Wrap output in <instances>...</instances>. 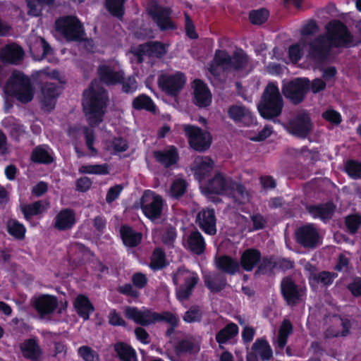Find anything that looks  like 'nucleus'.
<instances>
[{
  "mask_svg": "<svg viewBox=\"0 0 361 361\" xmlns=\"http://www.w3.org/2000/svg\"><path fill=\"white\" fill-rule=\"evenodd\" d=\"M108 99L107 92L103 87L93 86L85 90L82 94L83 111L87 116L91 126L99 125L103 121L104 108Z\"/></svg>",
  "mask_w": 361,
  "mask_h": 361,
  "instance_id": "1",
  "label": "nucleus"
},
{
  "mask_svg": "<svg viewBox=\"0 0 361 361\" xmlns=\"http://www.w3.org/2000/svg\"><path fill=\"white\" fill-rule=\"evenodd\" d=\"M283 106V99L277 84L269 82L257 105L259 115L266 120H273L281 114Z\"/></svg>",
  "mask_w": 361,
  "mask_h": 361,
  "instance_id": "2",
  "label": "nucleus"
},
{
  "mask_svg": "<svg viewBox=\"0 0 361 361\" xmlns=\"http://www.w3.org/2000/svg\"><path fill=\"white\" fill-rule=\"evenodd\" d=\"M7 92L23 104L31 102L34 97L30 79L21 72L12 73L8 82Z\"/></svg>",
  "mask_w": 361,
  "mask_h": 361,
  "instance_id": "3",
  "label": "nucleus"
},
{
  "mask_svg": "<svg viewBox=\"0 0 361 361\" xmlns=\"http://www.w3.org/2000/svg\"><path fill=\"white\" fill-rule=\"evenodd\" d=\"M324 34L332 48L350 47L353 42V36L348 27L341 21L335 20L326 26Z\"/></svg>",
  "mask_w": 361,
  "mask_h": 361,
  "instance_id": "4",
  "label": "nucleus"
},
{
  "mask_svg": "<svg viewBox=\"0 0 361 361\" xmlns=\"http://www.w3.org/2000/svg\"><path fill=\"white\" fill-rule=\"evenodd\" d=\"M55 29L68 42H80L85 30L82 23L75 16H66L55 21Z\"/></svg>",
  "mask_w": 361,
  "mask_h": 361,
  "instance_id": "5",
  "label": "nucleus"
},
{
  "mask_svg": "<svg viewBox=\"0 0 361 361\" xmlns=\"http://www.w3.org/2000/svg\"><path fill=\"white\" fill-rule=\"evenodd\" d=\"M310 88V80L307 78H295L282 85L283 96L293 105L301 104Z\"/></svg>",
  "mask_w": 361,
  "mask_h": 361,
  "instance_id": "6",
  "label": "nucleus"
},
{
  "mask_svg": "<svg viewBox=\"0 0 361 361\" xmlns=\"http://www.w3.org/2000/svg\"><path fill=\"white\" fill-rule=\"evenodd\" d=\"M280 291L286 303L293 307L303 301L307 288L304 285L298 284L292 277L285 276L281 281Z\"/></svg>",
  "mask_w": 361,
  "mask_h": 361,
  "instance_id": "7",
  "label": "nucleus"
},
{
  "mask_svg": "<svg viewBox=\"0 0 361 361\" xmlns=\"http://www.w3.org/2000/svg\"><path fill=\"white\" fill-rule=\"evenodd\" d=\"M140 204L143 214L152 221L161 216L164 200L161 195L149 190H145Z\"/></svg>",
  "mask_w": 361,
  "mask_h": 361,
  "instance_id": "8",
  "label": "nucleus"
},
{
  "mask_svg": "<svg viewBox=\"0 0 361 361\" xmlns=\"http://www.w3.org/2000/svg\"><path fill=\"white\" fill-rule=\"evenodd\" d=\"M186 274H190V271L184 268H178L172 276L173 283L175 286H178L180 277H184V283L176 290V298L181 302L190 298L199 281V277L196 273L185 276Z\"/></svg>",
  "mask_w": 361,
  "mask_h": 361,
  "instance_id": "9",
  "label": "nucleus"
},
{
  "mask_svg": "<svg viewBox=\"0 0 361 361\" xmlns=\"http://www.w3.org/2000/svg\"><path fill=\"white\" fill-rule=\"evenodd\" d=\"M331 49L324 35L321 34L309 42L307 56L312 61L322 64L328 60Z\"/></svg>",
  "mask_w": 361,
  "mask_h": 361,
  "instance_id": "10",
  "label": "nucleus"
},
{
  "mask_svg": "<svg viewBox=\"0 0 361 361\" xmlns=\"http://www.w3.org/2000/svg\"><path fill=\"white\" fill-rule=\"evenodd\" d=\"M171 8L159 6L157 2H152L147 8V13L161 31L176 29L171 18Z\"/></svg>",
  "mask_w": 361,
  "mask_h": 361,
  "instance_id": "11",
  "label": "nucleus"
},
{
  "mask_svg": "<svg viewBox=\"0 0 361 361\" xmlns=\"http://www.w3.org/2000/svg\"><path fill=\"white\" fill-rule=\"evenodd\" d=\"M184 132L188 137L190 146L197 152L208 149L212 143L210 133L193 125H185Z\"/></svg>",
  "mask_w": 361,
  "mask_h": 361,
  "instance_id": "12",
  "label": "nucleus"
},
{
  "mask_svg": "<svg viewBox=\"0 0 361 361\" xmlns=\"http://www.w3.org/2000/svg\"><path fill=\"white\" fill-rule=\"evenodd\" d=\"M187 79L184 73L177 72L173 75H161L158 78V85L167 95L176 97L186 83Z\"/></svg>",
  "mask_w": 361,
  "mask_h": 361,
  "instance_id": "13",
  "label": "nucleus"
},
{
  "mask_svg": "<svg viewBox=\"0 0 361 361\" xmlns=\"http://www.w3.org/2000/svg\"><path fill=\"white\" fill-rule=\"evenodd\" d=\"M312 128L311 118L305 111L299 112L288 123L289 133L295 137L305 138Z\"/></svg>",
  "mask_w": 361,
  "mask_h": 361,
  "instance_id": "14",
  "label": "nucleus"
},
{
  "mask_svg": "<svg viewBox=\"0 0 361 361\" xmlns=\"http://www.w3.org/2000/svg\"><path fill=\"white\" fill-rule=\"evenodd\" d=\"M295 239L302 247L314 248L319 241V233L314 224H307L295 230Z\"/></svg>",
  "mask_w": 361,
  "mask_h": 361,
  "instance_id": "15",
  "label": "nucleus"
},
{
  "mask_svg": "<svg viewBox=\"0 0 361 361\" xmlns=\"http://www.w3.org/2000/svg\"><path fill=\"white\" fill-rule=\"evenodd\" d=\"M196 224L206 234L214 235L216 233V218L213 208H203L197 214Z\"/></svg>",
  "mask_w": 361,
  "mask_h": 361,
  "instance_id": "16",
  "label": "nucleus"
},
{
  "mask_svg": "<svg viewBox=\"0 0 361 361\" xmlns=\"http://www.w3.org/2000/svg\"><path fill=\"white\" fill-rule=\"evenodd\" d=\"M32 305L39 315L44 317L53 314L58 307L59 302L56 296L43 294L34 298Z\"/></svg>",
  "mask_w": 361,
  "mask_h": 361,
  "instance_id": "17",
  "label": "nucleus"
},
{
  "mask_svg": "<svg viewBox=\"0 0 361 361\" xmlns=\"http://www.w3.org/2000/svg\"><path fill=\"white\" fill-rule=\"evenodd\" d=\"M155 161L166 169H171L176 165L180 160V155L177 147L169 145L161 150L153 152Z\"/></svg>",
  "mask_w": 361,
  "mask_h": 361,
  "instance_id": "18",
  "label": "nucleus"
},
{
  "mask_svg": "<svg viewBox=\"0 0 361 361\" xmlns=\"http://www.w3.org/2000/svg\"><path fill=\"white\" fill-rule=\"evenodd\" d=\"M193 88V103L200 108L209 106L212 103V94L207 84L200 79H195Z\"/></svg>",
  "mask_w": 361,
  "mask_h": 361,
  "instance_id": "19",
  "label": "nucleus"
},
{
  "mask_svg": "<svg viewBox=\"0 0 361 361\" xmlns=\"http://www.w3.org/2000/svg\"><path fill=\"white\" fill-rule=\"evenodd\" d=\"M231 178L224 176L221 173H216L213 178L208 180L205 186L208 194L224 195L228 192Z\"/></svg>",
  "mask_w": 361,
  "mask_h": 361,
  "instance_id": "20",
  "label": "nucleus"
},
{
  "mask_svg": "<svg viewBox=\"0 0 361 361\" xmlns=\"http://www.w3.org/2000/svg\"><path fill=\"white\" fill-rule=\"evenodd\" d=\"M23 357L30 361H41L43 352L37 337L25 339L20 345Z\"/></svg>",
  "mask_w": 361,
  "mask_h": 361,
  "instance_id": "21",
  "label": "nucleus"
},
{
  "mask_svg": "<svg viewBox=\"0 0 361 361\" xmlns=\"http://www.w3.org/2000/svg\"><path fill=\"white\" fill-rule=\"evenodd\" d=\"M183 245L192 253L200 255L204 252L207 245L202 233L195 229L188 234Z\"/></svg>",
  "mask_w": 361,
  "mask_h": 361,
  "instance_id": "22",
  "label": "nucleus"
},
{
  "mask_svg": "<svg viewBox=\"0 0 361 361\" xmlns=\"http://www.w3.org/2000/svg\"><path fill=\"white\" fill-rule=\"evenodd\" d=\"M154 312L148 309L140 310L135 307H128L125 312L127 318L142 326H148L155 323Z\"/></svg>",
  "mask_w": 361,
  "mask_h": 361,
  "instance_id": "23",
  "label": "nucleus"
},
{
  "mask_svg": "<svg viewBox=\"0 0 361 361\" xmlns=\"http://www.w3.org/2000/svg\"><path fill=\"white\" fill-rule=\"evenodd\" d=\"M97 73L100 80L106 85H117L124 79V73L122 71H114L105 64L99 66Z\"/></svg>",
  "mask_w": 361,
  "mask_h": 361,
  "instance_id": "24",
  "label": "nucleus"
},
{
  "mask_svg": "<svg viewBox=\"0 0 361 361\" xmlns=\"http://www.w3.org/2000/svg\"><path fill=\"white\" fill-rule=\"evenodd\" d=\"M60 86L56 82H44L41 86L42 106L49 109L55 107L56 99L60 94Z\"/></svg>",
  "mask_w": 361,
  "mask_h": 361,
  "instance_id": "25",
  "label": "nucleus"
},
{
  "mask_svg": "<svg viewBox=\"0 0 361 361\" xmlns=\"http://www.w3.org/2000/svg\"><path fill=\"white\" fill-rule=\"evenodd\" d=\"M119 233L123 244L127 247H136L142 242V233L141 232L136 231L129 225H121L119 229Z\"/></svg>",
  "mask_w": 361,
  "mask_h": 361,
  "instance_id": "26",
  "label": "nucleus"
},
{
  "mask_svg": "<svg viewBox=\"0 0 361 361\" xmlns=\"http://www.w3.org/2000/svg\"><path fill=\"white\" fill-rule=\"evenodd\" d=\"M228 115L235 123H243L247 126L255 121V116L243 105H231L228 109Z\"/></svg>",
  "mask_w": 361,
  "mask_h": 361,
  "instance_id": "27",
  "label": "nucleus"
},
{
  "mask_svg": "<svg viewBox=\"0 0 361 361\" xmlns=\"http://www.w3.org/2000/svg\"><path fill=\"white\" fill-rule=\"evenodd\" d=\"M23 48L13 43L6 45L1 51L0 58L4 63L17 64L24 56Z\"/></svg>",
  "mask_w": 361,
  "mask_h": 361,
  "instance_id": "28",
  "label": "nucleus"
},
{
  "mask_svg": "<svg viewBox=\"0 0 361 361\" xmlns=\"http://www.w3.org/2000/svg\"><path fill=\"white\" fill-rule=\"evenodd\" d=\"M216 268L221 274L233 276L240 271L239 262L235 258L223 255L215 258Z\"/></svg>",
  "mask_w": 361,
  "mask_h": 361,
  "instance_id": "29",
  "label": "nucleus"
},
{
  "mask_svg": "<svg viewBox=\"0 0 361 361\" xmlns=\"http://www.w3.org/2000/svg\"><path fill=\"white\" fill-rule=\"evenodd\" d=\"M195 164L192 169L194 172V177L200 182L203 181L210 176L214 166V161L209 157L195 159Z\"/></svg>",
  "mask_w": 361,
  "mask_h": 361,
  "instance_id": "30",
  "label": "nucleus"
},
{
  "mask_svg": "<svg viewBox=\"0 0 361 361\" xmlns=\"http://www.w3.org/2000/svg\"><path fill=\"white\" fill-rule=\"evenodd\" d=\"M205 286L214 293L223 290L227 286L226 277L220 272L209 273L203 276Z\"/></svg>",
  "mask_w": 361,
  "mask_h": 361,
  "instance_id": "31",
  "label": "nucleus"
},
{
  "mask_svg": "<svg viewBox=\"0 0 361 361\" xmlns=\"http://www.w3.org/2000/svg\"><path fill=\"white\" fill-rule=\"evenodd\" d=\"M261 260V252L256 248H247L243 251L240 258V267L245 271H252Z\"/></svg>",
  "mask_w": 361,
  "mask_h": 361,
  "instance_id": "32",
  "label": "nucleus"
},
{
  "mask_svg": "<svg viewBox=\"0 0 361 361\" xmlns=\"http://www.w3.org/2000/svg\"><path fill=\"white\" fill-rule=\"evenodd\" d=\"M74 308L80 317L84 321L90 319V316L94 310V306L90 298L84 294H79L74 300Z\"/></svg>",
  "mask_w": 361,
  "mask_h": 361,
  "instance_id": "33",
  "label": "nucleus"
},
{
  "mask_svg": "<svg viewBox=\"0 0 361 361\" xmlns=\"http://www.w3.org/2000/svg\"><path fill=\"white\" fill-rule=\"evenodd\" d=\"M75 224V213L73 209H61L55 217L54 227L59 231L71 229Z\"/></svg>",
  "mask_w": 361,
  "mask_h": 361,
  "instance_id": "34",
  "label": "nucleus"
},
{
  "mask_svg": "<svg viewBox=\"0 0 361 361\" xmlns=\"http://www.w3.org/2000/svg\"><path fill=\"white\" fill-rule=\"evenodd\" d=\"M336 209L335 204L329 201L326 203L310 205L308 212L314 219L326 221L332 218Z\"/></svg>",
  "mask_w": 361,
  "mask_h": 361,
  "instance_id": "35",
  "label": "nucleus"
},
{
  "mask_svg": "<svg viewBox=\"0 0 361 361\" xmlns=\"http://www.w3.org/2000/svg\"><path fill=\"white\" fill-rule=\"evenodd\" d=\"M238 332V325L234 322H230L216 334V341L219 345L226 344L228 341L236 337Z\"/></svg>",
  "mask_w": 361,
  "mask_h": 361,
  "instance_id": "36",
  "label": "nucleus"
},
{
  "mask_svg": "<svg viewBox=\"0 0 361 361\" xmlns=\"http://www.w3.org/2000/svg\"><path fill=\"white\" fill-rule=\"evenodd\" d=\"M27 7V15L32 17H40L47 6H52L55 0H25Z\"/></svg>",
  "mask_w": 361,
  "mask_h": 361,
  "instance_id": "37",
  "label": "nucleus"
},
{
  "mask_svg": "<svg viewBox=\"0 0 361 361\" xmlns=\"http://www.w3.org/2000/svg\"><path fill=\"white\" fill-rule=\"evenodd\" d=\"M114 349L120 361L136 360V352L130 345L118 341L114 344Z\"/></svg>",
  "mask_w": 361,
  "mask_h": 361,
  "instance_id": "38",
  "label": "nucleus"
},
{
  "mask_svg": "<svg viewBox=\"0 0 361 361\" xmlns=\"http://www.w3.org/2000/svg\"><path fill=\"white\" fill-rule=\"evenodd\" d=\"M132 106L137 111L145 110L152 113H155L157 110L153 99L146 94H140L135 97L132 102Z\"/></svg>",
  "mask_w": 361,
  "mask_h": 361,
  "instance_id": "39",
  "label": "nucleus"
},
{
  "mask_svg": "<svg viewBox=\"0 0 361 361\" xmlns=\"http://www.w3.org/2000/svg\"><path fill=\"white\" fill-rule=\"evenodd\" d=\"M251 350L254 351L262 361H268L272 357V349L266 339H257L253 343Z\"/></svg>",
  "mask_w": 361,
  "mask_h": 361,
  "instance_id": "40",
  "label": "nucleus"
},
{
  "mask_svg": "<svg viewBox=\"0 0 361 361\" xmlns=\"http://www.w3.org/2000/svg\"><path fill=\"white\" fill-rule=\"evenodd\" d=\"M45 209L41 200L20 205V211L27 221H30L32 216L42 214Z\"/></svg>",
  "mask_w": 361,
  "mask_h": 361,
  "instance_id": "41",
  "label": "nucleus"
},
{
  "mask_svg": "<svg viewBox=\"0 0 361 361\" xmlns=\"http://www.w3.org/2000/svg\"><path fill=\"white\" fill-rule=\"evenodd\" d=\"M247 55L242 49H239L233 53L228 69H233L236 71H243L247 66Z\"/></svg>",
  "mask_w": 361,
  "mask_h": 361,
  "instance_id": "42",
  "label": "nucleus"
},
{
  "mask_svg": "<svg viewBox=\"0 0 361 361\" xmlns=\"http://www.w3.org/2000/svg\"><path fill=\"white\" fill-rule=\"evenodd\" d=\"M8 233L18 240H23L25 238L26 228L16 219H11L6 223Z\"/></svg>",
  "mask_w": 361,
  "mask_h": 361,
  "instance_id": "43",
  "label": "nucleus"
},
{
  "mask_svg": "<svg viewBox=\"0 0 361 361\" xmlns=\"http://www.w3.org/2000/svg\"><path fill=\"white\" fill-rule=\"evenodd\" d=\"M30 159L36 164H50L54 161V157L42 146H37L32 150Z\"/></svg>",
  "mask_w": 361,
  "mask_h": 361,
  "instance_id": "44",
  "label": "nucleus"
},
{
  "mask_svg": "<svg viewBox=\"0 0 361 361\" xmlns=\"http://www.w3.org/2000/svg\"><path fill=\"white\" fill-rule=\"evenodd\" d=\"M126 0H106L105 7L114 17L122 20L125 14Z\"/></svg>",
  "mask_w": 361,
  "mask_h": 361,
  "instance_id": "45",
  "label": "nucleus"
},
{
  "mask_svg": "<svg viewBox=\"0 0 361 361\" xmlns=\"http://www.w3.org/2000/svg\"><path fill=\"white\" fill-rule=\"evenodd\" d=\"M166 253L161 247H156L152 252L149 267L153 270H161L166 267Z\"/></svg>",
  "mask_w": 361,
  "mask_h": 361,
  "instance_id": "46",
  "label": "nucleus"
},
{
  "mask_svg": "<svg viewBox=\"0 0 361 361\" xmlns=\"http://www.w3.org/2000/svg\"><path fill=\"white\" fill-rule=\"evenodd\" d=\"M145 48L147 56L157 58L162 57L167 51L166 46L164 43L159 41H149L142 44Z\"/></svg>",
  "mask_w": 361,
  "mask_h": 361,
  "instance_id": "47",
  "label": "nucleus"
},
{
  "mask_svg": "<svg viewBox=\"0 0 361 361\" xmlns=\"http://www.w3.org/2000/svg\"><path fill=\"white\" fill-rule=\"evenodd\" d=\"M275 263L274 257L271 256H261V260L259 262L257 269L255 270L254 275L257 276L259 275H265L268 272L271 273L275 269L274 267Z\"/></svg>",
  "mask_w": 361,
  "mask_h": 361,
  "instance_id": "48",
  "label": "nucleus"
},
{
  "mask_svg": "<svg viewBox=\"0 0 361 361\" xmlns=\"http://www.w3.org/2000/svg\"><path fill=\"white\" fill-rule=\"evenodd\" d=\"M78 171L82 174L107 175L109 173L106 164L82 165Z\"/></svg>",
  "mask_w": 361,
  "mask_h": 361,
  "instance_id": "49",
  "label": "nucleus"
},
{
  "mask_svg": "<svg viewBox=\"0 0 361 361\" xmlns=\"http://www.w3.org/2000/svg\"><path fill=\"white\" fill-rule=\"evenodd\" d=\"M345 172L352 179H361V162L355 159L347 160L345 163Z\"/></svg>",
  "mask_w": 361,
  "mask_h": 361,
  "instance_id": "50",
  "label": "nucleus"
},
{
  "mask_svg": "<svg viewBox=\"0 0 361 361\" xmlns=\"http://www.w3.org/2000/svg\"><path fill=\"white\" fill-rule=\"evenodd\" d=\"M188 183L185 180L177 178L174 180L170 187L171 196L175 199L181 197L187 190Z\"/></svg>",
  "mask_w": 361,
  "mask_h": 361,
  "instance_id": "51",
  "label": "nucleus"
},
{
  "mask_svg": "<svg viewBox=\"0 0 361 361\" xmlns=\"http://www.w3.org/2000/svg\"><path fill=\"white\" fill-rule=\"evenodd\" d=\"M269 16V12L267 8L252 10L249 13V20L252 24L260 25L267 20Z\"/></svg>",
  "mask_w": 361,
  "mask_h": 361,
  "instance_id": "52",
  "label": "nucleus"
},
{
  "mask_svg": "<svg viewBox=\"0 0 361 361\" xmlns=\"http://www.w3.org/2000/svg\"><path fill=\"white\" fill-rule=\"evenodd\" d=\"M233 195H237L240 199V202H244L248 199V194L244 185L238 183L231 178L230 180V186L228 192Z\"/></svg>",
  "mask_w": 361,
  "mask_h": 361,
  "instance_id": "53",
  "label": "nucleus"
},
{
  "mask_svg": "<svg viewBox=\"0 0 361 361\" xmlns=\"http://www.w3.org/2000/svg\"><path fill=\"white\" fill-rule=\"evenodd\" d=\"M338 276V274L334 272L328 271H322L318 274H314V279L318 283H322L324 286H329L331 285L334 279Z\"/></svg>",
  "mask_w": 361,
  "mask_h": 361,
  "instance_id": "54",
  "label": "nucleus"
},
{
  "mask_svg": "<svg viewBox=\"0 0 361 361\" xmlns=\"http://www.w3.org/2000/svg\"><path fill=\"white\" fill-rule=\"evenodd\" d=\"M202 312L198 306H192L185 312L183 319L186 323H194L201 322Z\"/></svg>",
  "mask_w": 361,
  "mask_h": 361,
  "instance_id": "55",
  "label": "nucleus"
},
{
  "mask_svg": "<svg viewBox=\"0 0 361 361\" xmlns=\"http://www.w3.org/2000/svg\"><path fill=\"white\" fill-rule=\"evenodd\" d=\"M214 61L217 66L228 69L231 61V56L225 50L217 49L214 54Z\"/></svg>",
  "mask_w": 361,
  "mask_h": 361,
  "instance_id": "56",
  "label": "nucleus"
},
{
  "mask_svg": "<svg viewBox=\"0 0 361 361\" xmlns=\"http://www.w3.org/2000/svg\"><path fill=\"white\" fill-rule=\"evenodd\" d=\"M109 147H111L115 154L124 152L128 149V141L123 138L121 136L114 137L111 141H109Z\"/></svg>",
  "mask_w": 361,
  "mask_h": 361,
  "instance_id": "57",
  "label": "nucleus"
},
{
  "mask_svg": "<svg viewBox=\"0 0 361 361\" xmlns=\"http://www.w3.org/2000/svg\"><path fill=\"white\" fill-rule=\"evenodd\" d=\"M83 133L85 139V144L87 149L91 152L92 156L97 155L98 154V151L94 147L96 140L94 130L86 127L84 128Z\"/></svg>",
  "mask_w": 361,
  "mask_h": 361,
  "instance_id": "58",
  "label": "nucleus"
},
{
  "mask_svg": "<svg viewBox=\"0 0 361 361\" xmlns=\"http://www.w3.org/2000/svg\"><path fill=\"white\" fill-rule=\"evenodd\" d=\"M195 345L192 341L183 339L177 343L176 350L178 354H193L195 353Z\"/></svg>",
  "mask_w": 361,
  "mask_h": 361,
  "instance_id": "59",
  "label": "nucleus"
},
{
  "mask_svg": "<svg viewBox=\"0 0 361 361\" xmlns=\"http://www.w3.org/2000/svg\"><path fill=\"white\" fill-rule=\"evenodd\" d=\"M78 355L85 361H97L98 354L90 347L87 345H82L78 348Z\"/></svg>",
  "mask_w": 361,
  "mask_h": 361,
  "instance_id": "60",
  "label": "nucleus"
},
{
  "mask_svg": "<svg viewBox=\"0 0 361 361\" xmlns=\"http://www.w3.org/2000/svg\"><path fill=\"white\" fill-rule=\"evenodd\" d=\"M361 225V217L357 214H351L345 218V226L350 233H355Z\"/></svg>",
  "mask_w": 361,
  "mask_h": 361,
  "instance_id": "61",
  "label": "nucleus"
},
{
  "mask_svg": "<svg viewBox=\"0 0 361 361\" xmlns=\"http://www.w3.org/2000/svg\"><path fill=\"white\" fill-rule=\"evenodd\" d=\"M154 316L155 323L157 322H165L170 325L178 324V318L171 312H164L162 313L154 312Z\"/></svg>",
  "mask_w": 361,
  "mask_h": 361,
  "instance_id": "62",
  "label": "nucleus"
},
{
  "mask_svg": "<svg viewBox=\"0 0 361 361\" xmlns=\"http://www.w3.org/2000/svg\"><path fill=\"white\" fill-rule=\"evenodd\" d=\"M185 31L186 36L190 39H197L199 37L195 26L188 14H185Z\"/></svg>",
  "mask_w": 361,
  "mask_h": 361,
  "instance_id": "63",
  "label": "nucleus"
},
{
  "mask_svg": "<svg viewBox=\"0 0 361 361\" xmlns=\"http://www.w3.org/2000/svg\"><path fill=\"white\" fill-rule=\"evenodd\" d=\"M346 288L353 297H361V277H355L352 282L347 284Z\"/></svg>",
  "mask_w": 361,
  "mask_h": 361,
  "instance_id": "64",
  "label": "nucleus"
}]
</instances>
